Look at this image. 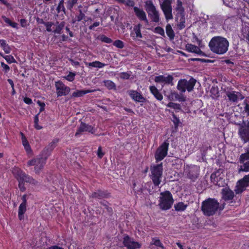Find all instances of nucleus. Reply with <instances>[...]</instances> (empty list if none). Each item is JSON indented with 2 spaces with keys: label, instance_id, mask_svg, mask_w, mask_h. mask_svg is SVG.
I'll use <instances>...</instances> for the list:
<instances>
[{
  "label": "nucleus",
  "instance_id": "1",
  "mask_svg": "<svg viewBox=\"0 0 249 249\" xmlns=\"http://www.w3.org/2000/svg\"><path fill=\"white\" fill-rule=\"evenodd\" d=\"M210 50L217 54H223L228 50L229 43L228 40L220 36L213 37L209 43Z\"/></svg>",
  "mask_w": 249,
  "mask_h": 249
},
{
  "label": "nucleus",
  "instance_id": "2",
  "mask_svg": "<svg viewBox=\"0 0 249 249\" xmlns=\"http://www.w3.org/2000/svg\"><path fill=\"white\" fill-rule=\"evenodd\" d=\"M13 173L18 181V187L20 190L24 192L26 190L24 183H29L32 185H37L38 181L33 177L26 174L20 169L16 167L13 169Z\"/></svg>",
  "mask_w": 249,
  "mask_h": 249
},
{
  "label": "nucleus",
  "instance_id": "3",
  "mask_svg": "<svg viewBox=\"0 0 249 249\" xmlns=\"http://www.w3.org/2000/svg\"><path fill=\"white\" fill-rule=\"evenodd\" d=\"M219 208V203L214 198H209L202 203L201 210L204 215L211 216L213 215Z\"/></svg>",
  "mask_w": 249,
  "mask_h": 249
},
{
  "label": "nucleus",
  "instance_id": "4",
  "mask_svg": "<svg viewBox=\"0 0 249 249\" xmlns=\"http://www.w3.org/2000/svg\"><path fill=\"white\" fill-rule=\"evenodd\" d=\"M174 201L171 193L169 191H165L160 193L158 205L161 210H167L171 208Z\"/></svg>",
  "mask_w": 249,
  "mask_h": 249
},
{
  "label": "nucleus",
  "instance_id": "5",
  "mask_svg": "<svg viewBox=\"0 0 249 249\" xmlns=\"http://www.w3.org/2000/svg\"><path fill=\"white\" fill-rule=\"evenodd\" d=\"M48 157L49 154H43L42 153L41 156H40L39 157L29 160L27 162V165L28 166H34L35 173L38 174L42 170Z\"/></svg>",
  "mask_w": 249,
  "mask_h": 249
},
{
  "label": "nucleus",
  "instance_id": "6",
  "mask_svg": "<svg viewBox=\"0 0 249 249\" xmlns=\"http://www.w3.org/2000/svg\"><path fill=\"white\" fill-rule=\"evenodd\" d=\"M150 178L155 186H159L160 183L162 175V163L154 165L150 167Z\"/></svg>",
  "mask_w": 249,
  "mask_h": 249
},
{
  "label": "nucleus",
  "instance_id": "7",
  "mask_svg": "<svg viewBox=\"0 0 249 249\" xmlns=\"http://www.w3.org/2000/svg\"><path fill=\"white\" fill-rule=\"evenodd\" d=\"M145 9L151 21L158 23L160 21V13L151 0H147L145 2Z\"/></svg>",
  "mask_w": 249,
  "mask_h": 249
},
{
  "label": "nucleus",
  "instance_id": "8",
  "mask_svg": "<svg viewBox=\"0 0 249 249\" xmlns=\"http://www.w3.org/2000/svg\"><path fill=\"white\" fill-rule=\"evenodd\" d=\"M196 84V80L191 78L189 81L186 79H181L178 81L177 89L181 92H185L187 90L188 92L193 90Z\"/></svg>",
  "mask_w": 249,
  "mask_h": 249
},
{
  "label": "nucleus",
  "instance_id": "9",
  "mask_svg": "<svg viewBox=\"0 0 249 249\" xmlns=\"http://www.w3.org/2000/svg\"><path fill=\"white\" fill-rule=\"evenodd\" d=\"M169 145V142L165 141L157 149L155 158L157 162L162 160L166 156Z\"/></svg>",
  "mask_w": 249,
  "mask_h": 249
},
{
  "label": "nucleus",
  "instance_id": "10",
  "mask_svg": "<svg viewBox=\"0 0 249 249\" xmlns=\"http://www.w3.org/2000/svg\"><path fill=\"white\" fill-rule=\"evenodd\" d=\"M160 8L163 11L165 16V18L167 20L173 19V16L172 15V7L171 5V0H164L160 4Z\"/></svg>",
  "mask_w": 249,
  "mask_h": 249
},
{
  "label": "nucleus",
  "instance_id": "11",
  "mask_svg": "<svg viewBox=\"0 0 249 249\" xmlns=\"http://www.w3.org/2000/svg\"><path fill=\"white\" fill-rule=\"evenodd\" d=\"M239 161L240 165L238 166V173L249 172V157L243 153L239 157Z\"/></svg>",
  "mask_w": 249,
  "mask_h": 249
},
{
  "label": "nucleus",
  "instance_id": "12",
  "mask_svg": "<svg viewBox=\"0 0 249 249\" xmlns=\"http://www.w3.org/2000/svg\"><path fill=\"white\" fill-rule=\"evenodd\" d=\"M55 86L58 97L67 95L70 92V88L61 81L55 82Z\"/></svg>",
  "mask_w": 249,
  "mask_h": 249
},
{
  "label": "nucleus",
  "instance_id": "13",
  "mask_svg": "<svg viewBox=\"0 0 249 249\" xmlns=\"http://www.w3.org/2000/svg\"><path fill=\"white\" fill-rule=\"evenodd\" d=\"M248 186H249V174L245 176L242 179L237 182L235 191L236 194L241 193Z\"/></svg>",
  "mask_w": 249,
  "mask_h": 249
},
{
  "label": "nucleus",
  "instance_id": "14",
  "mask_svg": "<svg viewBox=\"0 0 249 249\" xmlns=\"http://www.w3.org/2000/svg\"><path fill=\"white\" fill-rule=\"evenodd\" d=\"M239 134L244 142L249 141V122L241 126L239 130Z\"/></svg>",
  "mask_w": 249,
  "mask_h": 249
},
{
  "label": "nucleus",
  "instance_id": "15",
  "mask_svg": "<svg viewBox=\"0 0 249 249\" xmlns=\"http://www.w3.org/2000/svg\"><path fill=\"white\" fill-rule=\"evenodd\" d=\"M226 95L229 100L234 103L237 102L244 98V96L240 92L235 91H227Z\"/></svg>",
  "mask_w": 249,
  "mask_h": 249
},
{
  "label": "nucleus",
  "instance_id": "16",
  "mask_svg": "<svg viewBox=\"0 0 249 249\" xmlns=\"http://www.w3.org/2000/svg\"><path fill=\"white\" fill-rule=\"evenodd\" d=\"M124 245L129 249H137L141 247V244L135 242L133 239L126 236L124 238Z\"/></svg>",
  "mask_w": 249,
  "mask_h": 249
},
{
  "label": "nucleus",
  "instance_id": "17",
  "mask_svg": "<svg viewBox=\"0 0 249 249\" xmlns=\"http://www.w3.org/2000/svg\"><path fill=\"white\" fill-rule=\"evenodd\" d=\"M130 97L136 102L143 103L146 99L142 96L141 93L134 90H129L127 91Z\"/></svg>",
  "mask_w": 249,
  "mask_h": 249
},
{
  "label": "nucleus",
  "instance_id": "18",
  "mask_svg": "<svg viewBox=\"0 0 249 249\" xmlns=\"http://www.w3.org/2000/svg\"><path fill=\"white\" fill-rule=\"evenodd\" d=\"M154 80L157 83L173 85V77L171 75H168L167 76L161 75L156 76Z\"/></svg>",
  "mask_w": 249,
  "mask_h": 249
},
{
  "label": "nucleus",
  "instance_id": "19",
  "mask_svg": "<svg viewBox=\"0 0 249 249\" xmlns=\"http://www.w3.org/2000/svg\"><path fill=\"white\" fill-rule=\"evenodd\" d=\"M134 11L136 16L140 20L143 21L145 25H148L149 24V21L147 19L146 13L142 9L135 7H134Z\"/></svg>",
  "mask_w": 249,
  "mask_h": 249
},
{
  "label": "nucleus",
  "instance_id": "20",
  "mask_svg": "<svg viewBox=\"0 0 249 249\" xmlns=\"http://www.w3.org/2000/svg\"><path fill=\"white\" fill-rule=\"evenodd\" d=\"M142 26V25L141 24H138L134 26L133 30L130 33V36L134 40H139L142 38V36L141 31Z\"/></svg>",
  "mask_w": 249,
  "mask_h": 249
},
{
  "label": "nucleus",
  "instance_id": "21",
  "mask_svg": "<svg viewBox=\"0 0 249 249\" xmlns=\"http://www.w3.org/2000/svg\"><path fill=\"white\" fill-rule=\"evenodd\" d=\"M87 131L93 133V127L85 123H81L77 131L75 133V136L78 137L81 132Z\"/></svg>",
  "mask_w": 249,
  "mask_h": 249
},
{
  "label": "nucleus",
  "instance_id": "22",
  "mask_svg": "<svg viewBox=\"0 0 249 249\" xmlns=\"http://www.w3.org/2000/svg\"><path fill=\"white\" fill-rule=\"evenodd\" d=\"M199 174V168L196 166H193L189 168L188 173L187 174L189 178L195 180L197 178Z\"/></svg>",
  "mask_w": 249,
  "mask_h": 249
},
{
  "label": "nucleus",
  "instance_id": "23",
  "mask_svg": "<svg viewBox=\"0 0 249 249\" xmlns=\"http://www.w3.org/2000/svg\"><path fill=\"white\" fill-rule=\"evenodd\" d=\"M222 194V198L226 201L231 200L234 197V193L228 188H223Z\"/></svg>",
  "mask_w": 249,
  "mask_h": 249
},
{
  "label": "nucleus",
  "instance_id": "24",
  "mask_svg": "<svg viewBox=\"0 0 249 249\" xmlns=\"http://www.w3.org/2000/svg\"><path fill=\"white\" fill-rule=\"evenodd\" d=\"M185 49L186 50L189 52L196 53L199 55H201L203 53L197 46L192 44H187L185 46Z\"/></svg>",
  "mask_w": 249,
  "mask_h": 249
},
{
  "label": "nucleus",
  "instance_id": "25",
  "mask_svg": "<svg viewBox=\"0 0 249 249\" xmlns=\"http://www.w3.org/2000/svg\"><path fill=\"white\" fill-rule=\"evenodd\" d=\"M58 142V140L55 139L53 140L47 147L45 148L42 153L43 154H49V156L51 152L55 147L56 144Z\"/></svg>",
  "mask_w": 249,
  "mask_h": 249
},
{
  "label": "nucleus",
  "instance_id": "26",
  "mask_svg": "<svg viewBox=\"0 0 249 249\" xmlns=\"http://www.w3.org/2000/svg\"><path fill=\"white\" fill-rule=\"evenodd\" d=\"M96 89L92 90H77L73 92L71 94V97H80L83 96L84 95L96 91Z\"/></svg>",
  "mask_w": 249,
  "mask_h": 249
},
{
  "label": "nucleus",
  "instance_id": "27",
  "mask_svg": "<svg viewBox=\"0 0 249 249\" xmlns=\"http://www.w3.org/2000/svg\"><path fill=\"white\" fill-rule=\"evenodd\" d=\"M149 89L151 93L154 97L159 101H161L163 99V96L160 92L159 91L157 88L154 86H150Z\"/></svg>",
  "mask_w": 249,
  "mask_h": 249
},
{
  "label": "nucleus",
  "instance_id": "28",
  "mask_svg": "<svg viewBox=\"0 0 249 249\" xmlns=\"http://www.w3.org/2000/svg\"><path fill=\"white\" fill-rule=\"evenodd\" d=\"M175 10L177 12V17L178 19L179 16L184 15V9L182 6V2L181 0H177Z\"/></svg>",
  "mask_w": 249,
  "mask_h": 249
},
{
  "label": "nucleus",
  "instance_id": "29",
  "mask_svg": "<svg viewBox=\"0 0 249 249\" xmlns=\"http://www.w3.org/2000/svg\"><path fill=\"white\" fill-rule=\"evenodd\" d=\"M27 204L21 203L18 208V217L20 220L24 218L23 214L26 211Z\"/></svg>",
  "mask_w": 249,
  "mask_h": 249
},
{
  "label": "nucleus",
  "instance_id": "30",
  "mask_svg": "<svg viewBox=\"0 0 249 249\" xmlns=\"http://www.w3.org/2000/svg\"><path fill=\"white\" fill-rule=\"evenodd\" d=\"M106 193L101 190H98L97 192L93 193L91 196L92 198L102 199L107 197Z\"/></svg>",
  "mask_w": 249,
  "mask_h": 249
},
{
  "label": "nucleus",
  "instance_id": "31",
  "mask_svg": "<svg viewBox=\"0 0 249 249\" xmlns=\"http://www.w3.org/2000/svg\"><path fill=\"white\" fill-rule=\"evenodd\" d=\"M21 134L22 136V144L24 147L25 150L28 154L31 153L32 152V150L28 141L27 140L23 133H21Z\"/></svg>",
  "mask_w": 249,
  "mask_h": 249
},
{
  "label": "nucleus",
  "instance_id": "32",
  "mask_svg": "<svg viewBox=\"0 0 249 249\" xmlns=\"http://www.w3.org/2000/svg\"><path fill=\"white\" fill-rule=\"evenodd\" d=\"M166 33L171 40H172L174 38L175 33L170 24H168L166 26Z\"/></svg>",
  "mask_w": 249,
  "mask_h": 249
},
{
  "label": "nucleus",
  "instance_id": "33",
  "mask_svg": "<svg viewBox=\"0 0 249 249\" xmlns=\"http://www.w3.org/2000/svg\"><path fill=\"white\" fill-rule=\"evenodd\" d=\"M187 204L182 202H179L174 205L175 210L177 211H184L187 208Z\"/></svg>",
  "mask_w": 249,
  "mask_h": 249
},
{
  "label": "nucleus",
  "instance_id": "34",
  "mask_svg": "<svg viewBox=\"0 0 249 249\" xmlns=\"http://www.w3.org/2000/svg\"><path fill=\"white\" fill-rule=\"evenodd\" d=\"M177 21L178 22V26L179 29H182L185 27V18L184 16H179L178 19L177 18Z\"/></svg>",
  "mask_w": 249,
  "mask_h": 249
},
{
  "label": "nucleus",
  "instance_id": "35",
  "mask_svg": "<svg viewBox=\"0 0 249 249\" xmlns=\"http://www.w3.org/2000/svg\"><path fill=\"white\" fill-rule=\"evenodd\" d=\"M86 65L89 67H92L98 68H102L106 65V64L101 63V62L98 61H95L93 62L89 63H87Z\"/></svg>",
  "mask_w": 249,
  "mask_h": 249
},
{
  "label": "nucleus",
  "instance_id": "36",
  "mask_svg": "<svg viewBox=\"0 0 249 249\" xmlns=\"http://www.w3.org/2000/svg\"><path fill=\"white\" fill-rule=\"evenodd\" d=\"M171 96L172 98L173 97H175V100H178L179 102H184L186 100V97L182 94H179L176 92H173L171 93Z\"/></svg>",
  "mask_w": 249,
  "mask_h": 249
},
{
  "label": "nucleus",
  "instance_id": "37",
  "mask_svg": "<svg viewBox=\"0 0 249 249\" xmlns=\"http://www.w3.org/2000/svg\"><path fill=\"white\" fill-rule=\"evenodd\" d=\"M104 85L109 89H115L116 85L111 80H105L104 81Z\"/></svg>",
  "mask_w": 249,
  "mask_h": 249
},
{
  "label": "nucleus",
  "instance_id": "38",
  "mask_svg": "<svg viewBox=\"0 0 249 249\" xmlns=\"http://www.w3.org/2000/svg\"><path fill=\"white\" fill-rule=\"evenodd\" d=\"M57 25L55 29L53 31L55 34H60L62 30L65 26V22L62 21L60 23L57 22Z\"/></svg>",
  "mask_w": 249,
  "mask_h": 249
},
{
  "label": "nucleus",
  "instance_id": "39",
  "mask_svg": "<svg viewBox=\"0 0 249 249\" xmlns=\"http://www.w3.org/2000/svg\"><path fill=\"white\" fill-rule=\"evenodd\" d=\"M64 0H61L60 1L59 4L56 8V10L58 13H60L61 12L65 13V8L64 7Z\"/></svg>",
  "mask_w": 249,
  "mask_h": 249
},
{
  "label": "nucleus",
  "instance_id": "40",
  "mask_svg": "<svg viewBox=\"0 0 249 249\" xmlns=\"http://www.w3.org/2000/svg\"><path fill=\"white\" fill-rule=\"evenodd\" d=\"M85 15L82 13L81 10L79 11V14L75 17L74 19L72 20V23H74L76 21H80L82 20L85 18Z\"/></svg>",
  "mask_w": 249,
  "mask_h": 249
},
{
  "label": "nucleus",
  "instance_id": "41",
  "mask_svg": "<svg viewBox=\"0 0 249 249\" xmlns=\"http://www.w3.org/2000/svg\"><path fill=\"white\" fill-rule=\"evenodd\" d=\"M131 72H123L119 74V77L122 79H128L131 76Z\"/></svg>",
  "mask_w": 249,
  "mask_h": 249
},
{
  "label": "nucleus",
  "instance_id": "42",
  "mask_svg": "<svg viewBox=\"0 0 249 249\" xmlns=\"http://www.w3.org/2000/svg\"><path fill=\"white\" fill-rule=\"evenodd\" d=\"M151 244L154 245L157 247H159L161 248L162 249H164L163 244L161 243L160 240L158 239L153 238L152 242L151 243Z\"/></svg>",
  "mask_w": 249,
  "mask_h": 249
},
{
  "label": "nucleus",
  "instance_id": "43",
  "mask_svg": "<svg viewBox=\"0 0 249 249\" xmlns=\"http://www.w3.org/2000/svg\"><path fill=\"white\" fill-rule=\"evenodd\" d=\"M166 106L168 107H171L175 109L180 110L181 109L180 105L177 103H175L173 102L169 103Z\"/></svg>",
  "mask_w": 249,
  "mask_h": 249
},
{
  "label": "nucleus",
  "instance_id": "44",
  "mask_svg": "<svg viewBox=\"0 0 249 249\" xmlns=\"http://www.w3.org/2000/svg\"><path fill=\"white\" fill-rule=\"evenodd\" d=\"M78 0H68L67 2V7L71 10L73 6L77 2Z\"/></svg>",
  "mask_w": 249,
  "mask_h": 249
},
{
  "label": "nucleus",
  "instance_id": "45",
  "mask_svg": "<svg viewBox=\"0 0 249 249\" xmlns=\"http://www.w3.org/2000/svg\"><path fill=\"white\" fill-rule=\"evenodd\" d=\"M113 45L119 49H122L124 47V42L120 40H117L115 41L113 43Z\"/></svg>",
  "mask_w": 249,
  "mask_h": 249
},
{
  "label": "nucleus",
  "instance_id": "46",
  "mask_svg": "<svg viewBox=\"0 0 249 249\" xmlns=\"http://www.w3.org/2000/svg\"><path fill=\"white\" fill-rule=\"evenodd\" d=\"M154 32L163 36H165L164 29L160 27H157L154 29Z\"/></svg>",
  "mask_w": 249,
  "mask_h": 249
},
{
  "label": "nucleus",
  "instance_id": "47",
  "mask_svg": "<svg viewBox=\"0 0 249 249\" xmlns=\"http://www.w3.org/2000/svg\"><path fill=\"white\" fill-rule=\"evenodd\" d=\"M100 40L104 42L107 43H110L112 42V40L111 38L106 36L105 35H102L100 36Z\"/></svg>",
  "mask_w": 249,
  "mask_h": 249
},
{
  "label": "nucleus",
  "instance_id": "48",
  "mask_svg": "<svg viewBox=\"0 0 249 249\" xmlns=\"http://www.w3.org/2000/svg\"><path fill=\"white\" fill-rule=\"evenodd\" d=\"M75 73L70 72L69 74L65 77L66 79H67L68 81L72 82L74 79L75 77Z\"/></svg>",
  "mask_w": 249,
  "mask_h": 249
},
{
  "label": "nucleus",
  "instance_id": "49",
  "mask_svg": "<svg viewBox=\"0 0 249 249\" xmlns=\"http://www.w3.org/2000/svg\"><path fill=\"white\" fill-rule=\"evenodd\" d=\"M53 24V23L52 22H46L45 23H44V25L46 28V30L49 32H52V29L51 27Z\"/></svg>",
  "mask_w": 249,
  "mask_h": 249
},
{
  "label": "nucleus",
  "instance_id": "50",
  "mask_svg": "<svg viewBox=\"0 0 249 249\" xmlns=\"http://www.w3.org/2000/svg\"><path fill=\"white\" fill-rule=\"evenodd\" d=\"M97 155L100 158H102L104 155V153L102 152V148L101 146L99 147L98 149Z\"/></svg>",
  "mask_w": 249,
  "mask_h": 249
},
{
  "label": "nucleus",
  "instance_id": "51",
  "mask_svg": "<svg viewBox=\"0 0 249 249\" xmlns=\"http://www.w3.org/2000/svg\"><path fill=\"white\" fill-rule=\"evenodd\" d=\"M2 49L6 53H10L11 49L8 44L6 45Z\"/></svg>",
  "mask_w": 249,
  "mask_h": 249
},
{
  "label": "nucleus",
  "instance_id": "52",
  "mask_svg": "<svg viewBox=\"0 0 249 249\" xmlns=\"http://www.w3.org/2000/svg\"><path fill=\"white\" fill-rule=\"evenodd\" d=\"M100 25V22L98 21H96L93 23V24L91 25H90L89 27V29L90 30H93L94 27H97Z\"/></svg>",
  "mask_w": 249,
  "mask_h": 249
},
{
  "label": "nucleus",
  "instance_id": "53",
  "mask_svg": "<svg viewBox=\"0 0 249 249\" xmlns=\"http://www.w3.org/2000/svg\"><path fill=\"white\" fill-rule=\"evenodd\" d=\"M23 101L26 104L28 105H30L32 103V99L28 97L24 98Z\"/></svg>",
  "mask_w": 249,
  "mask_h": 249
},
{
  "label": "nucleus",
  "instance_id": "54",
  "mask_svg": "<svg viewBox=\"0 0 249 249\" xmlns=\"http://www.w3.org/2000/svg\"><path fill=\"white\" fill-rule=\"evenodd\" d=\"M2 18L3 19V20L4 21V22L5 23H6L9 25H10V23L11 22V21L8 18H7V17H6L4 16H2Z\"/></svg>",
  "mask_w": 249,
  "mask_h": 249
},
{
  "label": "nucleus",
  "instance_id": "55",
  "mask_svg": "<svg viewBox=\"0 0 249 249\" xmlns=\"http://www.w3.org/2000/svg\"><path fill=\"white\" fill-rule=\"evenodd\" d=\"M124 4L128 6H133L134 5V2L131 0H126Z\"/></svg>",
  "mask_w": 249,
  "mask_h": 249
},
{
  "label": "nucleus",
  "instance_id": "56",
  "mask_svg": "<svg viewBox=\"0 0 249 249\" xmlns=\"http://www.w3.org/2000/svg\"><path fill=\"white\" fill-rule=\"evenodd\" d=\"M37 103L39 105V106L40 107V112H41L43 110H44V107H45V104L44 103H42V102H40L39 101H38L37 102Z\"/></svg>",
  "mask_w": 249,
  "mask_h": 249
},
{
  "label": "nucleus",
  "instance_id": "57",
  "mask_svg": "<svg viewBox=\"0 0 249 249\" xmlns=\"http://www.w3.org/2000/svg\"><path fill=\"white\" fill-rule=\"evenodd\" d=\"M174 118L173 122L176 125H178V124L179 123V120L178 118H177L175 115H173V116Z\"/></svg>",
  "mask_w": 249,
  "mask_h": 249
},
{
  "label": "nucleus",
  "instance_id": "58",
  "mask_svg": "<svg viewBox=\"0 0 249 249\" xmlns=\"http://www.w3.org/2000/svg\"><path fill=\"white\" fill-rule=\"evenodd\" d=\"M20 24L22 27H25L27 25V20L25 19H20Z\"/></svg>",
  "mask_w": 249,
  "mask_h": 249
},
{
  "label": "nucleus",
  "instance_id": "59",
  "mask_svg": "<svg viewBox=\"0 0 249 249\" xmlns=\"http://www.w3.org/2000/svg\"><path fill=\"white\" fill-rule=\"evenodd\" d=\"M1 66L6 71H8L10 69L9 67L4 63H1Z\"/></svg>",
  "mask_w": 249,
  "mask_h": 249
},
{
  "label": "nucleus",
  "instance_id": "60",
  "mask_svg": "<svg viewBox=\"0 0 249 249\" xmlns=\"http://www.w3.org/2000/svg\"><path fill=\"white\" fill-rule=\"evenodd\" d=\"M9 26H11L12 27H13L14 28L18 29V25L16 22L11 21Z\"/></svg>",
  "mask_w": 249,
  "mask_h": 249
},
{
  "label": "nucleus",
  "instance_id": "61",
  "mask_svg": "<svg viewBox=\"0 0 249 249\" xmlns=\"http://www.w3.org/2000/svg\"><path fill=\"white\" fill-rule=\"evenodd\" d=\"M216 178L215 174H212L211 176V180L212 182L215 184V178Z\"/></svg>",
  "mask_w": 249,
  "mask_h": 249
},
{
  "label": "nucleus",
  "instance_id": "62",
  "mask_svg": "<svg viewBox=\"0 0 249 249\" xmlns=\"http://www.w3.org/2000/svg\"><path fill=\"white\" fill-rule=\"evenodd\" d=\"M26 197H27V195H24L22 197V202L21 203L22 204H27V199H26Z\"/></svg>",
  "mask_w": 249,
  "mask_h": 249
},
{
  "label": "nucleus",
  "instance_id": "63",
  "mask_svg": "<svg viewBox=\"0 0 249 249\" xmlns=\"http://www.w3.org/2000/svg\"><path fill=\"white\" fill-rule=\"evenodd\" d=\"M7 44H6L5 40L0 39V46H1L2 48L4 47Z\"/></svg>",
  "mask_w": 249,
  "mask_h": 249
},
{
  "label": "nucleus",
  "instance_id": "64",
  "mask_svg": "<svg viewBox=\"0 0 249 249\" xmlns=\"http://www.w3.org/2000/svg\"><path fill=\"white\" fill-rule=\"evenodd\" d=\"M245 111L248 113V115L249 113V105L247 103L246 104V106L245 107Z\"/></svg>",
  "mask_w": 249,
  "mask_h": 249
}]
</instances>
